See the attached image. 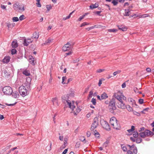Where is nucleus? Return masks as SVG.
<instances>
[{
	"label": "nucleus",
	"mask_w": 154,
	"mask_h": 154,
	"mask_svg": "<svg viewBox=\"0 0 154 154\" xmlns=\"http://www.w3.org/2000/svg\"><path fill=\"white\" fill-rule=\"evenodd\" d=\"M66 102L69 108L72 110V112L73 113L74 115H77L81 111V109L78 107L77 102L69 100H66Z\"/></svg>",
	"instance_id": "nucleus-1"
},
{
	"label": "nucleus",
	"mask_w": 154,
	"mask_h": 154,
	"mask_svg": "<svg viewBox=\"0 0 154 154\" xmlns=\"http://www.w3.org/2000/svg\"><path fill=\"white\" fill-rule=\"evenodd\" d=\"M109 123L114 129L118 130L120 128V125L119 122L115 117H112L111 118Z\"/></svg>",
	"instance_id": "nucleus-2"
},
{
	"label": "nucleus",
	"mask_w": 154,
	"mask_h": 154,
	"mask_svg": "<svg viewBox=\"0 0 154 154\" xmlns=\"http://www.w3.org/2000/svg\"><path fill=\"white\" fill-rule=\"evenodd\" d=\"M113 97L117 100V102L122 101L123 100H125L126 98L120 92H117L114 94Z\"/></svg>",
	"instance_id": "nucleus-3"
},
{
	"label": "nucleus",
	"mask_w": 154,
	"mask_h": 154,
	"mask_svg": "<svg viewBox=\"0 0 154 154\" xmlns=\"http://www.w3.org/2000/svg\"><path fill=\"white\" fill-rule=\"evenodd\" d=\"M154 134L153 133L150 131L146 130L140 133V136L142 138H145L146 137L152 136Z\"/></svg>",
	"instance_id": "nucleus-4"
},
{
	"label": "nucleus",
	"mask_w": 154,
	"mask_h": 154,
	"mask_svg": "<svg viewBox=\"0 0 154 154\" xmlns=\"http://www.w3.org/2000/svg\"><path fill=\"white\" fill-rule=\"evenodd\" d=\"M2 91L5 94L8 95H11L13 91L12 88L9 86L4 87L3 88Z\"/></svg>",
	"instance_id": "nucleus-5"
},
{
	"label": "nucleus",
	"mask_w": 154,
	"mask_h": 154,
	"mask_svg": "<svg viewBox=\"0 0 154 154\" xmlns=\"http://www.w3.org/2000/svg\"><path fill=\"white\" fill-rule=\"evenodd\" d=\"M19 92L23 96H25L27 94V90L24 86H20L19 88Z\"/></svg>",
	"instance_id": "nucleus-6"
},
{
	"label": "nucleus",
	"mask_w": 154,
	"mask_h": 154,
	"mask_svg": "<svg viewBox=\"0 0 154 154\" xmlns=\"http://www.w3.org/2000/svg\"><path fill=\"white\" fill-rule=\"evenodd\" d=\"M98 118L97 117L94 118L93 120V123L91 127V130L93 131L98 126Z\"/></svg>",
	"instance_id": "nucleus-7"
},
{
	"label": "nucleus",
	"mask_w": 154,
	"mask_h": 154,
	"mask_svg": "<svg viewBox=\"0 0 154 154\" xmlns=\"http://www.w3.org/2000/svg\"><path fill=\"white\" fill-rule=\"evenodd\" d=\"M116 102V101H115V99L113 98L110 102L109 106V107L110 110V111L116 109V107L115 106Z\"/></svg>",
	"instance_id": "nucleus-8"
},
{
	"label": "nucleus",
	"mask_w": 154,
	"mask_h": 154,
	"mask_svg": "<svg viewBox=\"0 0 154 154\" xmlns=\"http://www.w3.org/2000/svg\"><path fill=\"white\" fill-rule=\"evenodd\" d=\"M13 8L14 9H18L20 11H24V7L23 5H20L18 3H16L13 5Z\"/></svg>",
	"instance_id": "nucleus-9"
},
{
	"label": "nucleus",
	"mask_w": 154,
	"mask_h": 154,
	"mask_svg": "<svg viewBox=\"0 0 154 154\" xmlns=\"http://www.w3.org/2000/svg\"><path fill=\"white\" fill-rule=\"evenodd\" d=\"M101 124L103 128L107 130H110V128L108 123L104 120L100 121Z\"/></svg>",
	"instance_id": "nucleus-10"
},
{
	"label": "nucleus",
	"mask_w": 154,
	"mask_h": 154,
	"mask_svg": "<svg viewBox=\"0 0 154 154\" xmlns=\"http://www.w3.org/2000/svg\"><path fill=\"white\" fill-rule=\"evenodd\" d=\"M71 46L70 43L69 42L65 45L62 48V50L63 51H65L69 50Z\"/></svg>",
	"instance_id": "nucleus-11"
},
{
	"label": "nucleus",
	"mask_w": 154,
	"mask_h": 154,
	"mask_svg": "<svg viewBox=\"0 0 154 154\" xmlns=\"http://www.w3.org/2000/svg\"><path fill=\"white\" fill-rule=\"evenodd\" d=\"M35 59L32 56H29V63L32 65H34L36 63Z\"/></svg>",
	"instance_id": "nucleus-12"
},
{
	"label": "nucleus",
	"mask_w": 154,
	"mask_h": 154,
	"mask_svg": "<svg viewBox=\"0 0 154 154\" xmlns=\"http://www.w3.org/2000/svg\"><path fill=\"white\" fill-rule=\"evenodd\" d=\"M117 105L118 107L123 109L125 108V106L123 100L119 102H117Z\"/></svg>",
	"instance_id": "nucleus-13"
},
{
	"label": "nucleus",
	"mask_w": 154,
	"mask_h": 154,
	"mask_svg": "<svg viewBox=\"0 0 154 154\" xmlns=\"http://www.w3.org/2000/svg\"><path fill=\"white\" fill-rule=\"evenodd\" d=\"M31 80V79L29 77L27 78L26 79V81L25 83V85L27 88H29L30 87Z\"/></svg>",
	"instance_id": "nucleus-14"
},
{
	"label": "nucleus",
	"mask_w": 154,
	"mask_h": 154,
	"mask_svg": "<svg viewBox=\"0 0 154 154\" xmlns=\"http://www.w3.org/2000/svg\"><path fill=\"white\" fill-rule=\"evenodd\" d=\"M52 101L54 106L57 107L58 106V100L56 97L52 98Z\"/></svg>",
	"instance_id": "nucleus-15"
},
{
	"label": "nucleus",
	"mask_w": 154,
	"mask_h": 154,
	"mask_svg": "<svg viewBox=\"0 0 154 154\" xmlns=\"http://www.w3.org/2000/svg\"><path fill=\"white\" fill-rule=\"evenodd\" d=\"M32 42V41L30 39H25L23 44L25 46H27L29 44L31 43Z\"/></svg>",
	"instance_id": "nucleus-16"
},
{
	"label": "nucleus",
	"mask_w": 154,
	"mask_h": 154,
	"mask_svg": "<svg viewBox=\"0 0 154 154\" xmlns=\"http://www.w3.org/2000/svg\"><path fill=\"white\" fill-rule=\"evenodd\" d=\"M10 57L9 56L5 57L2 60V62L5 63H8L10 60Z\"/></svg>",
	"instance_id": "nucleus-17"
},
{
	"label": "nucleus",
	"mask_w": 154,
	"mask_h": 154,
	"mask_svg": "<svg viewBox=\"0 0 154 154\" xmlns=\"http://www.w3.org/2000/svg\"><path fill=\"white\" fill-rule=\"evenodd\" d=\"M6 24L8 28H12L15 26V23H10L8 22L6 23Z\"/></svg>",
	"instance_id": "nucleus-18"
},
{
	"label": "nucleus",
	"mask_w": 154,
	"mask_h": 154,
	"mask_svg": "<svg viewBox=\"0 0 154 154\" xmlns=\"http://www.w3.org/2000/svg\"><path fill=\"white\" fill-rule=\"evenodd\" d=\"M108 97V96L106 93L104 92L101 95V99H102V100L105 99Z\"/></svg>",
	"instance_id": "nucleus-19"
},
{
	"label": "nucleus",
	"mask_w": 154,
	"mask_h": 154,
	"mask_svg": "<svg viewBox=\"0 0 154 154\" xmlns=\"http://www.w3.org/2000/svg\"><path fill=\"white\" fill-rule=\"evenodd\" d=\"M11 46L13 48H16L18 46V44L17 41H13L11 43Z\"/></svg>",
	"instance_id": "nucleus-20"
},
{
	"label": "nucleus",
	"mask_w": 154,
	"mask_h": 154,
	"mask_svg": "<svg viewBox=\"0 0 154 154\" xmlns=\"http://www.w3.org/2000/svg\"><path fill=\"white\" fill-rule=\"evenodd\" d=\"M98 3H96L94 4H92L90 6V9H93L96 8L98 6Z\"/></svg>",
	"instance_id": "nucleus-21"
},
{
	"label": "nucleus",
	"mask_w": 154,
	"mask_h": 154,
	"mask_svg": "<svg viewBox=\"0 0 154 154\" xmlns=\"http://www.w3.org/2000/svg\"><path fill=\"white\" fill-rule=\"evenodd\" d=\"M39 37V33L37 32H34L32 37V38L37 39Z\"/></svg>",
	"instance_id": "nucleus-22"
},
{
	"label": "nucleus",
	"mask_w": 154,
	"mask_h": 154,
	"mask_svg": "<svg viewBox=\"0 0 154 154\" xmlns=\"http://www.w3.org/2000/svg\"><path fill=\"white\" fill-rule=\"evenodd\" d=\"M109 143V140H107L106 141L103 143V147H107Z\"/></svg>",
	"instance_id": "nucleus-23"
},
{
	"label": "nucleus",
	"mask_w": 154,
	"mask_h": 154,
	"mask_svg": "<svg viewBox=\"0 0 154 154\" xmlns=\"http://www.w3.org/2000/svg\"><path fill=\"white\" fill-rule=\"evenodd\" d=\"M23 74L25 75L26 76H29L30 75V73L29 70H24L23 72Z\"/></svg>",
	"instance_id": "nucleus-24"
},
{
	"label": "nucleus",
	"mask_w": 154,
	"mask_h": 154,
	"mask_svg": "<svg viewBox=\"0 0 154 154\" xmlns=\"http://www.w3.org/2000/svg\"><path fill=\"white\" fill-rule=\"evenodd\" d=\"M68 140V138L67 137H65L64 138V143H63L64 145V148H65L66 146L67 145V142Z\"/></svg>",
	"instance_id": "nucleus-25"
},
{
	"label": "nucleus",
	"mask_w": 154,
	"mask_h": 154,
	"mask_svg": "<svg viewBox=\"0 0 154 154\" xmlns=\"http://www.w3.org/2000/svg\"><path fill=\"white\" fill-rule=\"evenodd\" d=\"M19 95L17 92H13L12 94V96L14 98H17L19 96Z\"/></svg>",
	"instance_id": "nucleus-26"
},
{
	"label": "nucleus",
	"mask_w": 154,
	"mask_h": 154,
	"mask_svg": "<svg viewBox=\"0 0 154 154\" xmlns=\"http://www.w3.org/2000/svg\"><path fill=\"white\" fill-rule=\"evenodd\" d=\"M125 107L128 111L132 112L133 111V110L132 108L129 105H127Z\"/></svg>",
	"instance_id": "nucleus-27"
},
{
	"label": "nucleus",
	"mask_w": 154,
	"mask_h": 154,
	"mask_svg": "<svg viewBox=\"0 0 154 154\" xmlns=\"http://www.w3.org/2000/svg\"><path fill=\"white\" fill-rule=\"evenodd\" d=\"M52 41V39H48L46 41H45V44L48 45Z\"/></svg>",
	"instance_id": "nucleus-28"
},
{
	"label": "nucleus",
	"mask_w": 154,
	"mask_h": 154,
	"mask_svg": "<svg viewBox=\"0 0 154 154\" xmlns=\"http://www.w3.org/2000/svg\"><path fill=\"white\" fill-rule=\"evenodd\" d=\"M80 140L82 141H85V143H86L87 141L85 140V137L83 136H81L80 137Z\"/></svg>",
	"instance_id": "nucleus-29"
},
{
	"label": "nucleus",
	"mask_w": 154,
	"mask_h": 154,
	"mask_svg": "<svg viewBox=\"0 0 154 154\" xmlns=\"http://www.w3.org/2000/svg\"><path fill=\"white\" fill-rule=\"evenodd\" d=\"M80 143L79 142H77L75 145V148H79L80 146Z\"/></svg>",
	"instance_id": "nucleus-30"
},
{
	"label": "nucleus",
	"mask_w": 154,
	"mask_h": 154,
	"mask_svg": "<svg viewBox=\"0 0 154 154\" xmlns=\"http://www.w3.org/2000/svg\"><path fill=\"white\" fill-rule=\"evenodd\" d=\"M119 29L121 30L122 31H126L127 30V28L125 26H122V27H119Z\"/></svg>",
	"instance_id": "nucleus-31"
},
{
	"label": "nucleus",
	"mask_w": 154,
	"mask_h": 154,
	"mask_svg": "<svg viewBox=\"0 0 154 154\" xmlns=\"http://www.w3.org/2000/svg\"><path fill=\"white\" fill-rule=\"evenodd\" d=\"M134 92L137 93H139V94H141V91H140L138 90V89L135 87L134 88Z\"/></svg>",
	"instance_id": "nucleus-32"
},
{
	"label": "nucleus",
	"mask_w": 154,
	"mask_h": 154,
	"mask_svg": "<svg viewBox=\"0 0 154 154\" xmlns=\"http://www.w3.org/2000/svg\"><path fill=\"white\" fill-rule=\"evenodd\" d=\"M19 20V18L17 17H14L12 18L13 22H17Z\"/></svg>",
	"instance_id": "nucleus-33"
},
{
	"label": "nucleus",
	"mask_w": 154,
	"mask_h": 154,
	"mask_svg": "<svg viewBox=\"0 0 154 154\" xmlns=\"http://www.w3.org/2000/svg\"><path fill=\"white\" fill-rule=\"evenodd\" d=\"M46 7L47 8V10L48 11H49L51 9L52 7L51 5H46Z\"/></svg>",
	"instance_id": "nucleus-34"
},
{
	"label": "nucleus",
	"mask_w": 154,
	"mask_h": 154,
	"mask_svg": "<svg viewBox=\"0 0 154 154\" xmlns=\"http://www.w3.org/2000/svg\"><path fill=\"white\" fill-rule=\"evenodd\" d=\"M133 136L135 138L138 137V134L137 132H134L133 134Z\"/></svg>",
	"instance_id": "nucleus-35"
},
{
	"label": "nucleus",
	"mask_w": 154,
	"mask_h": 154,
	"mask_svg": "<svg viewBox=\"0 0 154 154\" xmlns=\"http://www.w3.org/2000/svg\"><path fill=\"white\" fill-rule=\"evenodd\" d=\"M86 14V13L84 15H82V16H81L79 17V18L78 19V21H81L82 19L84 18V17H85V14Z\"/></svg>",
	"instance_id": "nucleus-36"
},
{
	"label": "nucleus",
	"mask_w": 154,
	"mask_h": 154,
	"mask_svg": "<svg viewBox=\"0 0 154 154\" xmlns=\"http://www.w3.org/2000/svg\"><path fill=\"white\" fill-rule=\"evenodd\" d=\"M118 0H113L112 2V3L114 5H117L118 3Z\"/></svg>",
	"instance_id": "nucleus-37"
},
{
	"label": "nucleus",
	"mask_w": 154,
	"mask_h": 154,
	"mask_svg": "<svg viewBox=\"0 0 154 154\" xmlns=\"http://www.w3.org/2000/svg\"><path fill=\"white\" fill-rule=\"evenodd\" d=\"M121 72V71L120 70H118L117 71L115 72H113V75L114 76H115L117 74H119Z\"/></svg>",
	"instance_id": "nucleus-38"
},
{
	"label": "nucleus",
	"mask_w": 154,
	"mask_h": 154,
	"mask_svg": "<svg viewBox=\"0 0 154 154\" xmlns=\"http://www.w3.org/2000/svg\"><path fill=\"white\" fill-rule=\"evenodd\" d=\"M19 18L20 20L22 21L25 19V16L23 15H22L19 17Z\"/></svg>",
	"instance_id": "nucleus-39"
},
{
	"label": "nucleus",
	"mask_w": 154,
	"mask_h": 154,
	"mask_svg": "<svg viewBox=\"0 0 154 154\" xmlns=\"http://www.w3.org/2000/svg\"><path fill=\"white\" fill-rule=\"evenodd\" d=\"M133 153L136 154L137 152V150L136 147L134 148L132 150Z\"/></svg>",
	"instance_id": "nucleus-40"
},
{
	"label": "nucleus",
	"mask_w": 154,
	"mask_h": 154,
	"mask_svg": "<svg viewBox=\"0 0 154 154\" xmlns=\"http://www.w3.org/2000/svg\"><path fill=\"white\" fill-rule=\"evenodd\" d=\"M91 102L94 105H96V100L94 98H93L91 100Z\"/></svg>",
	"instance_id": "nucleus-41"
},
{
	"label": "nucleus",
	"mask_w": 154,
	"mask_h": 154,
	"mask_svg": "<svg viewBox=\"0 0 154 154\" xmlns=\"http://www.w3.org/2000/svg\"><path fill=\"white\" fill-rule=\"evenodd\" d=\"M142 141V139L140 138H138L136 140V142L137 143H140Z\"/></svg>",
	"instance_id": "nucleus-42"
},
{
	"label": "nucleus",
	"mask_w": 154,
	"mask_h": 154,
	"mask_svg": "<svg viewBox=\"0 0 154 154\" xmlns=\"http://www.w3.org/2000/svg\"><path fill=\"white\" fill-rule=\"evenodd\" d=\"M66 77L63 76L62 77V83L63 84H65L66 83L64 82V81L66 80Z\"/></svg>",
	"instance_id": "nucleus-43"
},
{
	"label": "nucleus",
	"mask_w": 154,
	"mask_h": 154,
	"mask_svg": "<svg viewBox=\"0 0 154 154\" xmlns=\"http://www.w3.org/2000/svg\"><path fill=\"white\" fill-rule=\"evenodd\" d=\"M17 51V50L15 49H12L11 50V54H15L16 53Z\"/></svg>",
	"instance_id": "nucleus-44"
},
{
	"label": "nucleus",
	"mask_w": 154,
	"mask_h": 154,
	"mask_svg": "<svg viewBox=\"0 0 154 154\" xmlns=\"http://www.w3.org/2000/svg\"><path fill=\"white\" fill-rule=\"evenodd\" d=\"M117 30L116 29H109L108 30V31L110 32H115L117 31Z\"/></svg>",
	"instance_id": "nucleus-45"
},
{
	"label": "nucleus",
	"mask_w": 154,
	"mask_h": 154,
	"mask_svg": "<svg viewBox=\"0 0 154 154\" xmlns=\"http://www.w3.org/2000/svg\"><path fill=\"white\" fill-rule=\"evenodd\" d=\"M121 147H122V149H123V151H126L127 150V149L126 146H125L123 145H122L121 146Z\"/></svg>",
	"instance_id": "nucleus-46"
},
{
	"label": "nucleus",
	"mask_w": 154,
	"mask_h": 154,
	"mask_svg": "<svg viewBox=\"0 0 154 154\" xmlns=\"http://www.w3.org/2000/svg\"><path fill=\"white\" fill-rule=\"evenodd\" d=\"M17 103V102H15V103H13L9 104L8 103H6L5 104L8 106H14Z\"/></svg>",
	"instance_id": "nucleus-47"
},
{
	"label": "nucleus",
	"mask_w": 154,
	"mask_h": 154,
	"mask_svg": "<svg viewBox=\"0 0 154 154\" xmlns=\"http://www.w3.org/2000/svg\"><path fill=\"white\" fill-rule=\"evenodd\" d=\"M133 113L134 115H137L138 116H140V113L136 112V111H134L133 112Z\"/></svg>",
	"instance_id": "nucleus-48"
},
{
	"label": "nucleus",
	"mask_w": 154,
	"mask_h": 154,
	"mask_svg": "<svg viewBox=\"0 0 154 154\" xmlns=\"http://www.w3.org/2000/svg\"><path fill=\"white\" fill-rule=\"evenodd\" d=\"M93 94V92L92 91H90L89 94V97H91Z\"/></svg>",
	"instance_id": "nucleus-49"
},
{
	"label": "nucleus",
	"mask_w": 154,
	"mask_h": 154,
	"mask_svg": "<svg viewBox=\"0 0 154 154\" xmlns=\"http://www.w3.org/2000/svg\"><path fill=\"white\" fill-rule=\"evenodd\" d=\"M148 16L149 15L148 14H144L141 15L140 17L145 18Z\"/></svg>",
	"instance_id": "nucleus-50"
},
{
	"label": "nucleus",
	"mask_w": 154,
	"mask_h": 154,
	"mask_svg": "<svg viewBox=\"0 0 154 154\" xmlns=\"http://www.w3.org/2000/svg\"><path fill=\"white\" fill-rule=\"evenodd\" d=\"M104 71V69H97V70L96 72L97 73H100V72H101Z\"/></svg>",
	"instance_id": "nucleus-51"
},
{
	"label": "nucleus",
	"mask_w": 154,
	"mask_h": 154,
	"mask_svg": "<svg viewBox=\"0 0 154 154\" xmlns=\"http://www.w3.org/2000/svg\"><path fill=\"white\" fill-rule=\"evenodd\" d=\"M89 24L87 23L86 22H83L81 25L80 27H82L83 26H85L86 25H88Z\"/></svg>",
	"instance_id": "nucleus-52"
},
{
	"label": "nucleus",
	"mask_w": 154,
	"mask_h": 154,
	"mask_svg": "<svg viewBox=\"0 0 154 154\" xmlns=\"http://www.w3.org/2000/svg\"><path fill=\"white\" fill-rule=\"evenodd\" d=\"M102 79H103V80H104V79H100L99 80V83H98V85H99V86H100V85H101L102 83Z\"/></svg>",
	"instance_id": "nucleus-53"
},
{
	"label": "nucleus",
	"mask_w": 154,
	"mask_h": 154,
	"mask_svg": "<svg viewBox=\"0 0 154 154\" xmlns=\"http://www.w3.org/2000/svg\"><path fill=\"white\" fill-rule=\"evenodd\" d=\"M143 100L142 99H140L139 100V102L140 104H142L143 103Z\"/></svg>",
	"instance_id": "nucleus-54"
},
{
	"label": "nucleus",
	"mask_w": 154,
	"mask_h": 154,
	"mask_svg": "<svg viewBox=\"0 0 154 154\" xmlns=\"http://www.w3.org/2000/svg\"><path fill=\"white\" fill-rule=\"evenodd\" d=\"M37 6L38 7H41V5L40 3V2H37L36 3Z\"/></svg>",
	"instance_id": "nucleus-55"
},
{
	"label": "nucleus",
	"mask_w": 154,
	"mask_h": 154,
	"mask_svg": "<svg viewBox=\"0 0 154 154\" xmlns=\"http://www.w3.org/2000/svg\"><path fill=\"white\" fill-rule=\"evenodd\" d=\"M148 108H145V109H144L142 112H141L142 113H144V114H145V113L144 112L145 111H148Z\"/></svg>",
	"instance_id": "nucleus-56"
},
{
	"label": "nucleus",
	"mask_w": 154,
	"mask_h": 154,
	"mask_svg": "<svg viewBox=\"0 0 154 154\" xmlns=\"http://www.w3.org/2000/svg\"><path fill=\"white\" fill-rule=\"evenodd\" d=\"M17 148L16 147H14L13 148L11 149L10 150V151L8 152V153H7V154H9V153H10L11 151H13L14 150H15V149H16Z\"/></svg>",
	"instance_id": "nucleus-57"
},
{
	"label": "nucleus",
	"mask_w": 154,
	"mask_h": 154,
	"mask_svg": "<svg viewBox=\"0 0 154 154\" xmlns=\"http://www.w3.org/2000/svg\"><path fill=\"white\" fill-rule=\"evenodd\" d=\"M87 136L88 137H89L91 134V132L90 131H88L86 133Z\"/></svg>",
	"instance_id": "nucleus-58"
},
{
	"label": "nucleus",
	"mask_w": 154,
	"mask_h": 154,
	"mask_svg": "<svg viewBox=\"0 0 154 154\" xmlns=\"http://www.w3.org/2000/svg\"><path fill=\"white\" fill-rule=\"evenodd\" d=\"M94 135L95 136L97 137H99L100 135L99 133L97 132L96 133H95L94 134Z\"/></svg>",
	"instance_id": "nucleus-59"
},
{
	"label": "nucleus",
	"mask_w": 154,
	"mask_h": 154,
	"mask_svg": "<svg viewBox=\"0 0 154 154\" xmlns=\"http://www.w3.org/2000/svg\"><path fill=\"white\" fill-rule=\"evenodd\" d=\"M63 136H59V139L60 141H63Z\"/></svg>",
	"instance_id": "nucleus-60"
},
{
	"label": "nucleus",
	"mask_w": 154,
	"mask_h": 154,
	"mask_svg": "<svg viewBox=\"0 0 154 154\" xmlns=\"http://www.w3.org/2000/svg\"><path fill=\"white\" fill-rule=\"evenodd\" d=\"M144 128L143 127L140 128L139 130V132H141L142 131H144Z\"/></svg>",
	"instance_id": "nucleus-61"
},
{
	"label": "nucleus",
	"mask_w": 154,
	"mask_h": 154,
	"mask_svg": "<svg viewBox=\"0 0 154 154\" xmlns=\"http://www.w3.org/2000/svg\"><path fill=\"white\" fill-rule=\"evenodd\" d=\"M67 151H68L67 149H65L64 150V151H63V152L62 154H66L67 153Z\"/></svg>",
	"instance_id": "nucleus-62"
},
{
	"label": "nucleus",
	"mask_w": 154,
	"mask_h": 154,
	"mask_svg": "<svg viewBox=\"0 0 154 154\" xmlns=\"http://www.w3.org/2000/svg\"><path fill=\"white\" fill-rule=\"evenodd\" d=\"M126 85L125 83H123L122 85V87L123 88H125L126 87Z\"/></svg>",
	"instance_id": "nucleus-63"
},
{
	"label": "nucleus",
	"mask_w": 154,
	"mask_h": 154,
	"mask_svg": "<svg viewBox=\"0 0 154 154\" xmlns=\"http://www.w3.org/2000/svg\"><path fill=\"white\" fill-rule=\"evenodd\" d=\"M146 70L148 72H151V69L149 68H147L146 69Z\"/></svg>",
	"instance_id": "nucleus-64"
}]
</instances>
